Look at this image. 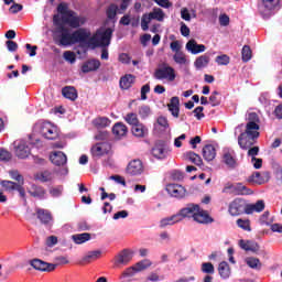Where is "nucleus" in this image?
<instances>
[{"label":"nucleus","mask_w":282,"mask_h":282,"mask_svg":"<svg viewBox=\"0 0 282 282\" xmlns=\"http://www.w3.org/2000/svg\"><path fill=\"white\" fill-rule=\"evenodd\" d=\"M203 158L206 162H213L215 158H217V150H215L214 145H205L203 148Z\"/></svg>","instance_id":"nucleus-29"},{"label":"nucleus","mask_w":282,"mask_h":282,"mask_svg":"<svg viewBox=\"0 0 282 282\" xmlns=\"http://www.w3.org/2000/svg\"><path fill=\"white\" fill-rule=\"evenodd\" d=\"M53 23L56 25L53 31V39L55 43L64 47L78 43L82 47L96 50V47H102L111 43V35L113 34L112 29H99L96 34L91 36V32L87 29H78L72 33L69 29L61 24L59 15L53 17Z\"/></svg>","instance_id":"nucleus-1"},{"label":"nucleus","mask_w":282,"mask_h":282,"mask_svg":"<svg viewBox=\"0 0 282 282\" xmlns=\"http://www.w3.org/2000/svg\"><path fill=\"white\" fill-rule=\"evenodd\" d=\"M100 68V61L98 59H89L82 66V72L84 74H89V72H96V69Z\"/></svg>","instance_id":"nucleus-28"},{"label":"nucleus","mask_w":282,"mask_h":282,"mask_svg":"<svg viewBox=\"0 0 282 282\" xmlns=\"http://www.w3.org/2000/svg\"><path fill=\"white\" fill-rule=\"evenodd\" d=\"M180 221H182V217L178 214L172 215L160 220V228L175 226V224H180Z\"/></svg>","instance_id":"nucleus-24"},{"label":"nucleus","mask_w":282,"mask_h":282,"mask_svg":"<svg viewBox=\"0 0 282 282\" xmlns=\"http://www.w3.org/2000/svg\"><path fill=\"white\" fill-rule=\"evenodd\" d=\"M29 263L33 270H37L39 272H54L56 270V264L45 262L41 259L30 260Z\"/></svg>","instance_id":"nucleus-7"},{"label":"nucleus","mask_w":282,"mask_h":282,"mask_svg":"<svg viewBox=\"0 0 282 282\" xmlns=\"http://www.w3.org/2000/svg\"><path fill=\"white\" fill-rule=\"evenodd\" d=\"M173 61L177 65H191V59L186 57V54L184 52H177L173 55Z\"/></svg>","instance_id":"nucleus-37"},{"label":"nucleus","mask_w":282,"mask_h":282,"mask_svg":"<svg viewBox=\"0 0 282 282\" xmlns=\"http://www.w3.org/2000/svg\"><path fill=\"white\" fill-rule=\"evenodd\" d=\"M185 50L193 55L204 54L206 52V45L198 44L195 39H192L186 43Z\"/></svg>","instance_id":"nucleus-15"},{"label":"nucleus","mask_w":282,"mask_h":282,"mask_svg":"<svg viewBox=\"0 0 282 282\" xmlns=\"http://www.w3.org/2000/svg\"><path fill=\"white\" fill-rule=\"evenodd\" d=\"M165 191L171 197H176L177 199L186 197V187L180 184L170 183L166 185Z\"/></svg>","instance_id":"nucleus-10"},{"label":"nucleus","mask_w":282,"mask_h":282,"mask_svg":"<svg viewBox=\"0 0 282 282\" xmlns=\"http://www.w3.org/2000/svg\"><path fill=\"white\" fill-rule=\"evenodd\" d=\"M223 164H226L228 169H237V166H239V163H237V153H235V150H223Z\"/></svg>","instance_id":"nucleus-9"},{"label":"nucleus","mask_w":282,"mask_h":282,"mask_svg":"<svg viewBox=\"0 0 282 282\" xmlns=\"http://www.w3.org/2000/svg\"><path fill=\"white\" fill-rule=\"evenodd\" d=\"M0 160L1 162H10L12 160V154L6 149H0Z\"/></svg>","instance_id":"nucleus-57"},{"label":"nucleus","mask_w":282,"mask_h":282,"mask_svg":"<svg viewBox=\"0 0 282 282\" xmlns=\"http://www.w3.org/2000/svg\"><path fill=\"white\" fill-rule=\"evenodd\" d=\"M151 265H152L151 260L144 259V260L137 262L133 267L138 274L139 272H144V270H149V268H151Z\"/></svg>","instance_id":"nucleus-42"},{"label":"nucleus","mask_w":282,"mask_h":282,"mask_svg":"<svg viewBox=\"0 0 282 282\" xmlns=\"http://www.w3.org/2000/svg\"><path fill=\"white\" fill-rule=\"evenodd\" d=\"M199 209V205L189 204L186 207L182 208L177 215L182 219H186V217H193L195 219V215H197V210Z\"/></svg>","instance_id":"nucleus-18"},{"label":"nucleus","mask_w":282,"mask_h":282,"mask_svg":"<svg viewBox=\"0 0 282 282\" xmlns=\"http://www.w3.org/2000/svg\"><path fill=\"white\" fill-rule=\"evenodd\" d=\"M237 226H238V228H241L242 230H247V232H250V230H252L250 228V220H248V219L239 218L237 220Z\"/></svg>","instance_id":"nucleus-53"},{"label":"nucleus","mask_w":282,"mask_h":282,"mask_svg":"<svg viewBox=\"0 0 282 282\" xmlns=\"http://www.w3.org/2000/svg\"><path fill=\"white\" fill-rule=\"evenodd\" d=\"M131 259H133V253L129 250H123L116 257V263L117 265H127Z\"/></svg>","instance_id":"nucleus-25"},{"label":"nucleus","mask_w":282,"mask_h":282,"mask_svg":"<svg viewBox=\"0 0 282 282\" xmlns=\"http://www.w3.org/2000/svg\"><path fill=\"white\" fill-rule=\"evenodd\" d=\"M62 94L64 98H67L68 100H76L78 98V93L76 91V88L72 86H66L62 89Z\"/></svg>","instance_id":"nucleus-34"},{"label":"nucleus","mask_w":282,"mask_h":282,"mask_svg":"<svg viewBox=\"0 0 282 282\" xmlns=\"http://www.w3.org/2000/svg\"><path fill=\"white\" fill-rule=\"evenodd\" d=\"M34 133H40L46 140H56L58 138V127L50 121H39L33 128Z\"/></svg>","instance_id":"nucleus-4"},{"label":"nucleus","mask_w":282,"mask_h":282,"mask_svg":"<svg viewBox=\"0 0 282 282\" xmlns=\"http://www.w3.org/2000/svg\"><path fill=\"white\" fill-rule=\"evenodd\" d=\"M128 128L124 123L122 122H117L113 127H112V133L113 135H116V138H124V135H127L128 133Z\"/></svg>","instance_id":"nucleus-32"},{"label":"nucleus","mask_w":282,"mask_h":282,"mask_svg":"<svg viewBox=\"0 0 282 282\" xmlns=\"http://www.w3.org/2000/svg\"><path fill=\"white\" fill-rule=\"evenodd\" d=\"M1 186L3 191H7L8 193H12V191H17L20 197L25 202V187H23L21 184H18L12 181H2Z\"/></svg>","instance_id":"nucleus-11"},{"label":"nucleus","mask_w":282,"mask_h":282,"mask_svg":"<svg viewBox=\"0 0 282 282\" xmlns=\"http://www.w3.org/2000/svg\"><path fill=\"white\" fill-rule=\"evenodd\" d=\"M245 263H247L248 268H251V270H261L262 268V263L261 260H259V258L247 257L245 259Z\"/></svg>","instance_id":"nucleus-36"},{"label":"nucleus","mask_w":282,"mask_h":282,"mask_svg":"<svg viewBox=\"0 0 282 282\" xmlns=\"http://www.w3.org/2000/svg\"><path fill=\"white\" fill-rule=\"evenodd\" d=\"M185 158L186 160H189V162H192L193 164H196V166H202V164L204 163V161H202V156L192 151L187 152L185 154Z\"/></svg>","instance_id":"nucleus-45"},{"label":"nucleus","mask_w":282,"mask_h":282,"mask_svg":"<svg viewBox=\"0 0 282 282\" xmlns=\"http://www.w3.org/2000/svg\"><path fill=\"white\" fill-rule=\"evenodd\" d=\"M154 78L156 80H169L173 83L176 78L175 68L164 64L154 72Z\"/></svg>","instance_id":"nucleus-6"},{"label":"nucleus","mask_w":282,"mask_h":282,"mask_svg":"<svg viewBox=\"0 0 282 282\" xmlns=\"http://www.w3.org/2000/svg\"><path fill=\"white\" fill-rule=\"evenodd\" d=\"M135 274H138V271H135V267L132 265L121 273L120 279H131V276H135Z\"/></svg>","instance_id":"nucleus-50"},{"label":"nucleus","mask_w":282,"mask_h":282,"mask_svg":"<svg viewBox=\"0 0 282 282\" xmlns=\"http://www.w3.org/2000/svg\"><path fill=\"white\" fill-rule=\"evenodd\" d=\"M239 248H241V250H245V252H252L253 254H257V252H259V250H261V246H259V242L254 241V240H239L238 242Z\"/></svg>","instance_id":"nucleus-14"},{"label":"nucleus","mask_w":282,"mask_h":282,"mask_svg":"<svg viewBox=\"0 0 282 282\" xmlns=\"http://www.w3.org/2000/svg\"><path fill=\"white\" fill-rule=\"evenodd\" d=\"M123 120L127 124L134 127L135 124L140 123V119H138V115L135 112H129L123 117Z\"/></svg>","instance_id":"nucleus-46"},{"label":"nucleus","mask_w":282,"mask_h":282,"mask_svg":"<svg viewBox=\"0 0 282 282\" xmlns=\"http://www.w3.org/2000/svg\"><path fill=\"white\" fill-rule=\"evenodd\" d=\"M30 147H28L25 141H19V143H15L17 158H20V160H25V158H30Z\"/></svg>","instance_id":"nucleus-17"},{"label":"nucleus","mask_w":282,"mask_h":282,"mask_svg":"<svg viewBox=\"0 0 282 282\" xmlns=\"http://www.w3.org/2000/svg\"><path fill=\"white\" fill-rule=\"evenodd\" d=\"M167 109L172 113L173 118H180V97H172Z\"/></svg>","instance_id":"nucleus-27"},{"label":"nucleus","mask_w":282,"mask_h":282,"mask_svg":"<svg viewBox=\"0 0 282 282\" xmlns=\"http://www.w3.org/2000/svg\"><path fill=\"white\" fill-rule=\"evenodd\" d=\"M242 61L243 63H248V61H250V58H252V50H250V46L245 45L242 47Z\"/></svg>","instance_id":"nucleus-52"},{"label":"nucleus","mask_w":282,"mask_h":282,"mask_svg":"<svg viewBox=\"0 0 282 282\" xmlns=\"http://www.w3.org/2000/svg\"><path fill=\"white\" fill-rule=\"evenodd\" d=\"M218 272L221 279H229L230 276V265H228V262L223 261L218 265Z\"/></svg>","instance_id":"nucleus-41"},{"label":"nucleus","mask_w":282,"mask_h":282,"mask_svg":"<svg viewBox=\"0 0 282 282\" xmlns=\"http://www.w3.org/2000/svg\"><path fill=\"white\" fill-rule=\"evenodd\" d=\"M131 133L134 138H147L149 135V128L143 123L139 122L132 126Z\"/></svg>","instance_id":"nucleus-21"},{"label":"nucleus","mask_w":282,"mask_h":282,"mask_svg":"<svg viewBox=\"0 0 282 282\" xmlns=\"http://www.w3.org/2000/svg\"><path fill=\"white\" fill-rule=\"evenodd\" d=\"M50 160L55 166H65L67 164V155L61 151L51 152Z\"/></svg>","instance_id":"nucleus-16"},{"label":"nucleus","mask_w":282,"mask_h":282,"mask_svg":"<svg viewBox=\"0 0 282 282\" xmlns=\"http://www.w3.org/2000/svg\"><path fill=\"white\" fill-rule=\"evenodd\" d=\"M280 0H261L259 3V12L262 17H270L273 10L279 7Z\"/></svg>","instance_id":"nucleus-8"},{"label":"nucleus","mask_w":282,"mask_h":282,"mask_svg":"<svg viewBox=\"0 0 282 282\" xmlns=\"http://www.w3.org/2000/svg\"><path fill=\"white\" fill-rule=\"evenodd\" d=\"M35 180L39 182H52L54 180V172L43 171L35 174Z\"/></svg>","instance_id":"nucleus-38"},{"label":"nucleus","mask_w":282,"mask_h":282,"mask_svg":"<svg viewBox=\"0 0 282 282\" xmlns=\"http://www.w3.org/2000/svg\"><path fill=\"white\" fill-rule=\"evenodd\" d=\"M156 6H160V8H173V3L169 0H153Z\"/></svg>","instance_id":"nucleus-60"},{"label":"nucleus","mask_w":282,"mask_h":282,"mask_svg":"<svg viewBox=\"0 0 282 282\" xmlns=\"http://www.w3.org/2000/svg\"><path fill=\"white\" fill-rule=\"evenodd\" d=\"M108 19H116V14H118V6L110 4L106 11Z\"/></svg>","instance_id":"nucleus-54"},{"label":"nucleus","mask_w":282,"mask_h":282,"mask_svg":"<svg viewBox=\"0 0 282 282\" xmlns=\"http://www.w3.org/2000/svg\"><path fill=\"white\" fill-rule=\"evenodd\" d=\"M111 149L109 143H97L91 148V154L94 158H102V155H107Z\"/></svg>","instance_id":"nucleus-19"},{"label":"nucleus","mask_w":282,"mask_h":282,"mask_svg":"<svg viewBox=\"0 0 282 282\" xmlns=\"http://www.w3.org/2000/svg\"><path fill=\"white\" fill-rule=\"evenodd\" d=\"M152 155L156 160H164L169 155V150H166L164 143H156L152 149Z\"/></svg>","instance_id":"nucleus-22"},{"label":"nucleus","mask_w":282,"mask_h":282,"mask_svg":"<svg viewBox=\"0 0 282 282\" xmlns=\"http://www.w3.org/2000/svg\"><path fill=\"white\" fill-rule=\"evenodd\" d=\"M235 191L237 192L238 195H252V189L246 187V185L241 183H237L235 185Z\"/></svg>","instance_id":"nucleus-48"},{"label":"nucleus","mask_w":282,"mask_h":282,"mask_svg":"<svg viewBox=\"0 0 282 282\" xmlns=\"http://www.w3.org/2000/svg\"><path fill=\"white\" fill-rule=\"evenodd\" d=\"M246 120L247 123L245 127V131L243 124H239L235 128V135H237V133H240L238 137V144L240 149H243L245 151L256 144L259 135H261V133L259 132V129H261V127L259 126L261 122V119H259V115H257V112L248 111L246 115Z\"/></svg>","instance_id":"nucleus-2"},{"label":"nucleus","mask_w":282,"mask_h":282,"mask_svg":"<svg viewBox=\"0 0 282 282\" xmlns=\"http://www.w3.org/2000/svg\"><path fill=\"white\" fill-rule=\"evenodd\" d=\"M72 239L77 245L86 243V241H89V239H91V235L87 232L76 234L72 236Z\"/></svg>","instance_id":"nucleus-44"},{"label":"nucleus","mask_w":282,"mask_h":282,"mask_svg":"<svg viewBox=\"0 0 282 282\" xmlns=\"http://www.w3.org/2000/svg\"><path fill=\"white\" fill-rule=\"evenodd\" d=\"M200 270L204 274H215V265L210 262L203 263Z\"/></svg>","instance_id":"nucleus-51"},{"label":"nucleus","mask_w":282,"mask_h":282,"mask_svg":"<svg viewBox=\"0 0 282 282\" xmlns=\"http://www.w3.org/2000/svg\"><path fill=\"white\" fill-rule=\"evenodd\" d=\"M208 63H210V57L208 55H200L195 59L194 67L204 69V67H208Z\"/></svg>","instance_id":"nucleus-35"},{"label":"nucleus","mask_w":282,"mask_h":282,"mask_svg":"<svg viewBox=\"0 0 282 282\" xmlns=\"http://www.w3.org/2000/svg\"><path fill=\"white\" fill-rule=\"evenodd\" d=\"M164 17H166V14L162 9L154 8L152 12L142 15L141 30H143V32H147V30H149V24L151 23V21H159L160 23H162V21H164Z\"/></svg>","instance_id":"nucleus-5"},{"label":"nucleus","mask_w":282,"mask_h":282,"mask_svg":"<svg viewBox=\"0 0 282 282\" xmlns=\"http://www.w3.org/2000/svg\"><path fill=\"white\" fill-rule=\"evenodd\" d=\"M50 194L52 197H61L63 195V186L51 188Z\"/></svg>","instance_id":"nucleus-63"},{"label":"nucleus","mask_w":282,"mask_h":282,"mask_svg":"<svg viewBox=\"0 0 282 282\" xmlns=\"http://www.w3.org/2000/svg\"><path fill=\"white\" fill-rule=\"evenodd\" d=\"M57 14L59 17V25H69V28H80L85 24V18L77 15L76 12L67 9L65 3H59L57 7Z\"/></svg>","instance_id":"nucleus-3"},{"label":"nucleus","mask_w":282,"mask_h":282,"mask_svg":"<svg viewBox=\"0 0 282 282\" xmlns=\"http://www.w3.org/2000/svg\"><path fill=\"white\" fill-rule=\"evenodd\" d=\"M216 63L217 65H229L230 64V56L223 54V55H218L216 57Z\"/></svg>","instance_id":"nucleus-56"},{"label":"nucleus","mask_w":282,"mask_h":282,"mask_svg":"<svg viewBox=\"0 0 282 282\" xmlns=\"http://www.w3.org/2000/svg\"><path fill=\"white\" fill-rule=\"evenodd\" d=\"M102 254V251L96 250V251H89L84 258V263H91V261H96L97 259H100Z\"/></svg>","instance_id":"nucleus-43"},{"label":"nucleus","mask_w":282,"mask_h":282,"mask_svg":"<svg viewBox=\"0 0 282 282\" xmlns=\"http://www.w3.org/2000/svg\"><path fill=\"white\" fill-rule=\"evenodd\" d=\"M63 57H64V59H65L67 63H70V64L76 63V53H74V52H72V51H66V52H64Z\"/></svg>","instance_id":"nucleus-55"},{"label":"nucleus","mask_w":282,"mask_h":282,"mask_svg":"<svg viewBox=\"0 0 282 282\" xmlns=\"http://www.w3.org/2000/svg\"><path fill=\"white\" fill-rule=\"evenodd\" d=\"M36 215L42 224L50 225L53 221L52 213L47 209H37Z\"/></svg>","instance_id":"nucleus-31"},{"label":"nucleus","mask_w":282,"mask_h":282,"mask_svg":"<svg viewBox=\"0 0 282 282\" xmlns=\"http://www.w3.org/2000/svg\"><path fill=\"white\" fill-rule=\"evenodd\" d=\"M170 47L172 50V52H175V54H177V52H182V42L181 41H174L170 44Z\"/></svg>","instance_id":"nucleus-62"},{"label":"nucleus","mask_w":282,"mask_h":282,"mask_svg":"<svg viewBox=\"0 0 282 282\" xmlns=\"http://www.w3.org/2000/svg\"><path fill=\"white\" fill-rule=\"evenodd\" d=\"M150 115H151V108L149 106H141L139 108V116L141 118H149Z\"/></svg>","instance_id":"nucleus-58"},{"label":"nucleus","mask_w":282,"mask_h":282,"mask_svg":"<svg viewBox=\"0 0 282 282\" xmlns=\"http://www.w3.org/2000/svg\"><path fill=\"white\" fill-rule=\"evenodd\" d=\"M9 175H10L11 180H14L21 186H23V184H25V178L23 177V175H21V173L18 170L9 171Z\"/></svg>","instance_id":"nucleus-47"},{"label":"nucleus","mask_w":282,"mask_h":282,"mask_svg":"<svg viewBox=\"0 0 282 282\" xmlns=\"http://www.w3.org/2000/svg\"><path fill=\"white\" fill-rule=\"evenodd\" d=\"M93 124L97 129H105L111 124V120H109V118L107 117H97L96 119H94Z\"/></svg>","instance_id":"nucleus-39"},{"label":"nucleus","mask_w":282,"mask_h":282,"mask_svg":"<svg viewBox=\"0 0 282 282\" xmlns=\"http://www.w3.org/2000/svg\"><path fill=\"white\" fill-rule=\"evenodd\" d=\"M193 113H194L196 119L202 120V118L205 117V115H204V107H202V106L196 107L194 109Z\"/></svg>","instance_id":"nucleus-61"},{"label":"nucleus","mask_w":282,"mask_h":282,"mask_svg":"<svg viewBox=\"0 0 282 282\" xmlns=\"http://www.w3.org/2000/svg\"><path fill=\"white\" fill-rule=\"evenodd\" d=\"M265 209V203L258 200L256 204H248L246 206V215H252V213H263Z\"/></svg>","instance_id":"nucleus-26"},{"label":"nucleus","mask_w":282,"mask_h":282,"mask_svg":"<svg viewBox=\"0 0 282 282\" xmlns=\"http://www.w3.org/2000/svg\"><path fill=\"white\" fill-rule=\"evenodd\" d=\"M209 102L212 107H218V105H221V97L219 95V91L215 90L209 96Z\"/></svg>","instance_id":"nucleus-49"},{"label":"nucleus","mask_w":282,"mask_h":282,"mask_svg":"<svg viewBox=\"0 0 282 282\" xmlns=\"http://www.w3.org/2000/svg\"><path fill=\"white\" fill-rule=\"evenodd\" d=\"M126 171L128 175H142L144 173V165L141 160H132L129 162Z\"/></svg>","instance_id":"nucleus-12"},{"label":"nucleus","mask_w":282,"mask_h":282,"mask_svg":"<svg viewBox=\"0 0 282 282\" xmlns=\"http://www.w3.org/2000/svg\"><path fill=\"white\" fill-rule=\"evenodd\" d=\"M26 191L31 197H43L45 195L43 187H39L34 183H30Z\"/></svg>","instance_id":"nucleus-33"},{"label":"nucleus","mask_w":282,"mask_h":282,"mask_svg":"<svg viewBox=\"0 0 282 282\" xmlns=\"http://www.w3.org/2000/svg\"><path fill=\"white\" fill-rule=\"evenodd\" d=\"M246 202L242 199H235L229 205V214L232 215V217H237L239 215H243L246 213Z\"/></svg>","instance_id":"nucleus-13"},{"label":"nucleus","mask_w":282,"mask_h":282,"mask_svg":"<svg viewBox=\"0 0 282 282\" xmlns=\"http://www.w3.org/2000/svg\"><path fill=\"white\" fill-rule=\"evenodd\" d=\"M274 116L278 118V120H282V104L275 107Z\"/></svg>","instance_id":"nucleus-64"},{"label":"nucleus","mask_w":282,"mask_h":282,"mask_svg":"<svg viewBox=\"0 0 282 282\" xmlns=\"http://www.w3.org/2000/svg\"><path fill=\"white\" fill-rule=\"evenodd\" d=\"M181 19H183V21H191L192 19H197V12L194 9L188 10V8H182Z\"/></svg>","instance_id":"nucleus-40"},{"label":"nucleus","mask_w":282,"mask_h":282,"mask_svg":"<svg viewBox=\"0 0 282 282\" xmlns=\"http://www.w3.org/2000/svg\"><path fill=\"white\" fill-rule=\"evenodd\" d=\"M218 21L223 28H227V25H230V18L225 13L219 15Z\"/></svg>","instance_id":"nucleus-59"},{"label":"nucleus","mask_w":282,"mask_h":282,"mask_svg":"<svg viewBox=\"0 0 282 282\" xmlns=\"http://www.w3.org/2000/svg\"><path fill=\"white\" fill-rule=\"evenodd\" d=\"M133 83H135V76L127 74L120 78L119 85L121 89H131Z\"/></svg>","instance_id":"nucleus-30"},{"label":"nucleus","mask_w":282,"mask_h":282,"mask_svg":"<svg viewBox=\"0 0 282 282\" xmlns=\"http://www.w3.org/2000/svg\"><path fill=\"white\" fill-rule=\"evenodd\" d=\"M269 174L268 173H259V172H254L253 174H251L248 178H247V182L249 184H258V185H261V184H265V182H268V178H269Z\"/></svg>","instance_id":"nucleus-20"},{"label":"nucleus","mask_w":282,"mask_h":282,"mask_svg":"<svg viewBox=\"0 0 282 282\" xmlns=\"http://www.w3.org/2000/svg\"><path fill=\"white\" fill-rule=\"evenodd\" d=\"M194 221H197V224H213V218H210L206 210L198 207Z\"/></svg>","instance_id":"nucleus-23"}]
</instances>
